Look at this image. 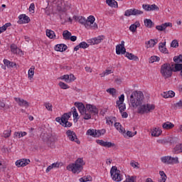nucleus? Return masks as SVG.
<instances>
[{"instance_id": "1", "label": "nucleus", "mask_w": 182, "mask_h": 182, "mask_svg": "<svg viewBox=\"0 0 182 182\" xmlns=\"http://www.w3.org/2000/svg\"><path fill=\"white\" fill-rule=\"evenodd\" d=\"M181 65L179 63H164L161 66V74L164 79H168L173 75V72H180Z\"/></svg>"}, {"instance_id": "2", "label": "nucleus", "mask_w": 182, "mask_h": 182, "mask_svg": "<svg viewBox=\"0 0 182 182\" xmlns=\"http://www.w3.org/2000/svg\"><path fill=\"white\" fill-rule=\"evenodd\" d=\"M144 102V95L141 91H134L129 97V102L133 109H137Z\"/></svg>"}, {"instance_id": "3", "label": "nucleus", "mask_w": 182, "mask_h": 182, "mask_svg": "<svg viewBox=\"0 0 182 182\" xmlns=\"http://www.w3.org/2000/svg\"><path fill=\"white\" fill-rule=\"evenodd\" d=\"M85 163L83 161V158H78L75 163L69 164L67 166L66 168L69 171H72L74 174H79L82 170H83V166H85Z\"/></svg>"}, {"instance_id": "4", "label": "nucleus", "mask_w": 182, "mask_h": 182, "mask_svg": "<svg viewBox=\"0 0 182 182\" xmlns=\"http://www.w3.org/2000/svg\"><path fill=\"white\" fill-rule=\"evenodd\" d=\"M136 109V113H138V114H148V113H151V112L156 109V106L153 104H143L142 102Z\"/></svg>"}, {"instance_id": "5", "label": "nucleus", "mask_w": 182, "mask_h": 182, "mask_svg": "<svg viewBox=\"0 0 182 182\" xmlns=\"http://www.w3.org/2000/svg\"><path fill=\"white\" fill-rule=\"evenodd\" d=\"M99 111L96 108V106L92 105H86V110L84 111L83 114H81L83 116V119L85 120H90L92 119V114H97Z\"/></svg>"}, {"instance_id": "6", "label": "nucleus", "mask_w": 182, "mask_h": 182, "mask_svg": "<svg viewBox=\"0 0 182 182\" xmlns=\"http://www.w3.org/2000/svg\"><path fill=\"white\" fill-rule=\"evenodd\" d=\"M161 161L164 164H168L169 166H174V164H178L180 163L178 157H173L171 156H165L161 157Z\"/></svg>"}, {"instance_id": "7", "label": "nucleus", "mask_w": 182, "mask_h": 182, "mask_svg": "<svg viewBox=\"0 0 182 182\" xmlns=\"http://www.w3.org/2000/svg\"><path fill=\"white\" fill-rule=\"evenodd\" d=\"M96 18L93 16H90L85 21V28L86 29H92L96 31L97 29V23H95Z\"/></svg>"}, {"instance_id": "8", "label": "nucleus", "mask_w": 182, "mask_h": 182, "mask_svg": "<svg viewBox=\"0 0 182 182\" xmlns=\"http://www.w3.org/2000/svg\"><path fill=\"white\" fill-rule=\"evenodd\" d=\"M110 174L112 180L114 181H122V178L120 176V171L117 169L116 166H112L111 170H110Z\"/></svg>"}, {"instance_id": "9", "label": "nucleus", "mask_w": 182, "mask_h": 182, "mask_svg": "<svg viewBox=\"0 0 182 182\" xmlns=\"http://www.w3.org/2000/svg\"><path fill=\"white\" fill-rule=\"evenodd\" d=\"M66 135L70 141H75L77 144H80V141L77 139V136H76L75 132L69 129L66 132Z\"/></svg>"}, {"instance_id": "10", "label": "nucleus", "mask_w": 182, "mask_h": 182, "mask_svg": "<svg viewBox=\"0 0 182 182\" xmlns=\"http://www.w3.org/2000/svg\"><path fill=\"white\" fill-rule=\"evenodd\" d=\"M104 40H105V36L101 35L94 38H91L88 40V43H90V45H99V43H102V41Z\"/></svg>"}, {"instance_id": "11", "label": "nucleus", "mask_w": 182, "mask_h": 182, "mask_svg": "<svg viewBox=\"0 0 182 182\" xmlns=\"http://www.w3.org/2000/svg\"><path fill=\"white\" fill-rule=\"evenodd\" d=\"M143 14V11L140 10H137L136 9H130L125 11L124 16H132V15H141Z\"/></svg>"}, {"instance_id": "12", "label": "nucleus", "mask_w": 182, "mask_h": 182, "mask_svg": "<svg viewBox=\"0 0 182 182\" xmlns=\"http://www.w3.org/2000/svg\"><path fill=\"white\" fill-rule=\"evenodd\" d=\"M116 53L117 55H124L126 53V48H124V41H121V44H118L116 46Z\"/></svg>"}, {"instance_id": "13", "label": "nucleus", "mask_w": 182, "mask_h": 182, "mask_svg": "<svg viewBox=\"0 0 182 182\" xmlns=\"http://www.w3.org/2000/svg\"><path fill=\"white\" fill-rule=\"evenodd\" d=\"M14 100L21 107H26V109H28V107H29V102L23 99H21L20 97H14Z\"/></svg>"}, {"instance_id": "14", "label": "nucleus", "mask_w": 182, "mask_h": 182, "mask_svg": "<svg viewBox=\"0 0 182 182\" xmlns=\"http://www.w3.org/2000/svg\"><path fill=\"white\" fill-rule=\"evenodd\" d=\"M10 48L11 52H12V53H14V55H19L20 56H22V55H23V51L18 48L16 45L11 44Z\"/></svg>"}, {"instance_id": "15", "label": "nucleus", "mask_w": 182, "mask_h": 182, "mask_svg": "<svg viewBox=\"0 0 182 182\" xmlns=\"http://www.w3.org/2000/svg\"><path fill=\"white\" fill-rule=\"evenodd\" d=\"M31 22V18L26 14H21L18 16V23H29Z\"/></svg>"}, {"instance_id": "16", "label": "nucleus", "mask_w": 182, "mask_h": 182, "mask_svg": "<svg viewBox=\"0 0 182 182\" xmlns=\"http://www.w3.org/2000/svg\"><path fill=\"white\" fill-rule=\"evenodd\" d=\"M31 163V160L26 159H20L16 161V166L18 167H25L28 166Z\"/></svg>"}, {"instance_id": "17", "label": "nucleus", "mask_w": 182, "mask_h": 182, "mask_svg": "<svg viewBox=\"0 0 182 182\" xmlns=\"http://www.w3.org/2000/svg\"><path fill=\"white\" fill-rule=\"evenodd\" d=\"M142 8L143 9H144L145 11H159V6H157V5L156 4H143L142 5Z\"/></svg>"}, {"instance_id": "18", "label": "nucleus", "mask_w": 182, "mask_h": 182, "mask_svg": "<svg viewBox=\"0 0 182 182\" xmlns=\"http://www.w3.org/2000/svg\"><path fill=\"white\" fill-rule=\"evenodd\" d=\"M173 28V23L168 22V23H162L161 26H156V29H157V31H166V29L167 28Z\"/></svg>"}, {"instance_id": "19", "label": "nucleus", "mask_w": 182, "mask_h": 182, "mask_svg": "<svg viewBox=\"0 0 182 182\" xmlns=\"http://www.w3.org/2000/svg\"><path fill=\"white\" fill-rule=\"evenodd\" d=\"M157 43H159L158 39H150L149 41L145 43V45H146V48L149 49V48H154Z\"/></svg>"}, {"instance_id": "20", "label": "nucleus", "mask_w": 182, "mask_h": 182, "mask_svg": "<svg viewBox=\"0 0 182 182\" xmlns=\"http://www.w3.org/2000/svg\"><path fill=\"white\" fill-rule=\"evenodd\" d=\"M151 133L153 137H159L161 134L162 131L159 127H155L151 130Z\"/></svg>"}, {"instance_id": "21", "label": "nucleus", "mask_w": 182, "mask_h": 182, "mask_svg": "<svg viewBox=\"0 0 182 182\" xmlns=\"http://www.w3.org/2000/svg\"><path fill=\"white\" fill-rule=\"evenodd\" d=\"M73 18L76 22H79V23L85 26L87 21L86 18L80 16H74Z\"/></svg>"}, {"instance_id": "22", "label": "nucleus", "mask_w": 182, "mask_h": 182, "mask_svg": "<svg viewBox=\"0 0 182 182\" xmlns=\"http://www.w3.org/2000/svg\"><path fill=\"white\" fill-rule=\"evenodd\" d=\"M68 50V46L65 44H58L55 47V50L57 52H65V50Z\"/></svg>"}, {"instance_id": "23", "label": "nucleus", "mask_w": 182, "mask_h": 182, "mask_svg": "<svg viewBox=\"0 0 182 182\" xmlns=\"http://www.w3.org/2000/svg\"><path fill=\"white\" fill-rule=\"evenodd\" d=\"M75 105L76 107H77L80 114H82L83 113H85V111L86 110V107H85V105H83V103L75 102Z\"/></svg>"}, {"instance_id": "24", "label": "nucleus", "mask_w": 182, "mask_h": 182, "mask_svg": "<svg viewBox=\"0 0 182 182\" xmlns=\"http://www.w3.org/2000/svg\"><path fill=\"white\" fill-rule=\"evenodd\" d=\"M162 97H164V99H168L170 97H174L176 96V93L173 91H168L164 92L161 94Z\"/></svg>"}, {"instance_id": "25", "label": "nucleus", "mask_w": 182, "mask_h": 182, "mask_svg": "<svg viewBox=\"0 0 182 182\" xmlns=\"http://www.w3.org/2000/svg\"><path fill=\"white\" fill-rule=\"evenodd\" d=\"M137 134V132H132L131 131H127L126 132V129H124V132H122V135L125 139H129V137H133Z\"/></svg>"}, {"instance_id": "26", "label": "nucleus", "mask_w": 182, "mask_h": 182, "mask_svg": "<svg viewBox=\"0 0 182 182\" xmlns=\"http://www.w3.org/2000/svg\"><path fill=\"white\" fill-rule=\"evenodd\" d=\"M173 154H180L182 153V144H178L173 149Z\"/></svg>"}, {"instance_id": "27", "label": "nucleus", "mask_w": 182, "mask_h": 182, "mask_svg": "<svg viewBox=\"0 0 182 182\" xmlns=\"http://www.w3.org/2000/svg\"><path fill=\"white\" fill-rule=\"evenodd\" d=\"M46 36L49 38V39H56V34L55 33V31L47 29L46 31Z\"/></svg>"}, {"instance_id": "28", "label": "nucleus", "mask_w": 182, "mask_h": 182, "mask_svg": "<svg viewBox=\"0 0 182 182\" xmlns=\"http://www.w3.org/2000/svg\"><path fill=\"white\" fill-rule=\"evenodd\" d=\"M59 166H60L59 163H53V164L48 166V168L46 170V172L49 173V171H50V170H53V168H59Z\"/></svg>"}, {"instance_id": "29", "label": "nucleus", "mask_w": 182, "mask_h": 182, "mask_svg": "<svg viewBox=\"0 0 182 182\" xmlns=\"http://www.w3.org/2000/svg\"><path fill=\"white\" fill-rule=\"evenodd\" d=\"M137 28H140V22L139 21H136L134 24H132L129 27V31H131V32H136Z\"/></svg>"}, {"instance_id": "30", "label": "nucleus", "mask_w": 182, "mask_h": 182, "mask_svg": "<svg viewBox=\"0 0 182 182\" xmlns=\"http://www.w3.org/2000/svg\"><path fill=\"white\" fill-rule=\"evenodd\" d=\"M114 127L115 129H117V130L121 133V134H123L124 132V127H123V126H122V124H120V123L119 122H115L114 123Z\"/></svg>"}, {"instance_id": "31", "label": "nucleus", "mask_w": 182, "mask_h": 182, "mask_svg": "<svg viewBox=\"0 0 182 182\" xmlns=\"http://www.w3.org/2000/svg\"><path fill=\"white\" fill-rule=\"evenodd\" d=\"M106 4L111 8H118L117 1L115 0H107Z\"/></svg>"}, {"instance_id": "32", "label": "nucleus", "mask_w": 182, "mask_h": 182, "mask_svg": "<svg viewBox=\"0 0 182 182\" xmlns=\"http://www.w3.org/2000/svg\"><path fill=\"white\" fill-rule=\"evenodd\" d=\"M106 134V129H95V138L100 137V136H104Z\"/></svg>"}, {"instance_id": "33", "label": "nucleus", "mask_w": 182, "mask_h": 182, "mask_svg": "<svg viewBox=\"0 0 182 182\" xmlns=\"http://www.w3.org/2000/svg\"><path fill=\"white\" fill-rule=\"evenodd\" d=\"M35 75V66H31V68L28 70V79H33V75Z\"/></svg>"}, {"instance_id": "34", "label": "nucleus", "mask_w": 182, "mask_h": 182, "mask_svg": "<svg viewBox=\"0 0 182 182\" xmlns=\"http://www.w3.org/2000/svg\"><path fill=\"white\" fill-rule=\"evenodd\" d=\"M125 56L128 58V59H129L130 60H135L136 62L139 60V57L133 55L131 53H126Z\"/></svg>"}, {"instance_id": "35", "label": "nucleus", "mask_w": 182, "mask_h": 182, "mask_svg": "<svg viewBox=\"0 0 182 182\" xmlns=\"http://www.w3.org/2000/svg\"><path fill=\"white\" fill-rule=\"evenodd\" d=\"M63 36L65 41H69L70 39V36H72V33L68 30H65L63 32Z\"/></svg>"}, {"instance_id": "36", "label": "nucleus", "mask_w": 182, "mask_h": 182, "mask_svg": "<svg viewBox=\"0 0 182 182\" xmlns=\"http://www.w3.org/2000/svg\"><path fill=\"white\" fill-rule=\"evenodd\" d=\"M159 175L161 176L159 178V182H166V180H167V176L166 175V173L163 171H159Z\"/></svg>"}, {"instance_id": "37", "label": "nucleus", "mask_w": 182, "mask_h": 182, "mask_svg": "<svg viewBox=\"0 0 182 182\" xmlns=\"http://www.w3.org/2000/svg\"><path fill=\"white\" fill-rule=\"evenodd\" d=\"M116 122V117H106V123L109 124V126H113V123Z\"/></svg>"}, {"instance_id": "38", "label": "nucleus", "mask_w": 182, "mask_h": 182, "mask_svg": "<svg viewBox=\"0 0 182 182\" xmlns=\"http://www.w3.org/2000/svg\"><path fill=\"white\" fill-rule=\"evenodd\" d=\"M159 49L162 53H167V48H166V42L160 43L159 45Z\"/></svg>"}, {"instance_id": "39", "label": "nucleus", "mask_w": 182, "mask_h": 182, "mask_svg": "<svg viewBox=\"0 0 182 182\" xmlns=\"http://www.w3.org/2000/svg\"><path fill=\"white\" fill-rule=\"evenodd\" d=\"M162 127L166 130H170V129H173V127H174V125L173 124V123L167 122L162 125Z\"/></svg>"}, {"instance_id": "40", "label": "nucleus", "mask_w": 182, "mask_h": 182, "mask_svg": "<svg viewBox=\"0 0 182 182\" xmlns=\"http://www.w3.org/2000/svg\"><path fill=\"white\" fill-rule=\"evenodd\" d=\"M72 116V112L65 113L61 117L63 119V123L68 122L69 119Z\"/></svg>"}, {"instance_id": "41", "label": "nucleus", "mask_w": 182, "mask_h": 182, "mask_svg": "<svg viewBox=\"0 0 182 182\" xmlns=\"http://www.w3.org/2000/svg\"><path fill=\"white\" fill-rule=\"evenodd\" d=\"M87 136H91V137L96 138V129H89L86 132Z\"/></svg>"}, {"instance_id": "42", "label": "nucleus", "mask_w": 182, "mask_h": 182, "mask_svg": "<svg viewBox=\"0 0 182 182\" xmlns=\"http://www.w3.org/2000/svg\"><path fill=\"white\" fill-rule=\"evenodd\" d=\"M72 112H73V115L74 117V122H75V120H76V122H77V120H79V114L77 113V110L76 109L75 107H73Z\"/></svg>"}, {"instance_id": "43", "label": "nucleus", "mask_w": 182, "mask_h": 182, "mask_svg": "<svg viewBox=\"0 0 182 182\" xmlns=\"http://www.w3.org/2000/svg\"><path fill=\"white\" fill-rule=\"evenodd\" d=\"M145 26L146 28H152L153 26V21L151 19L146 18L144 21Z\"/></svg>"}, {"instance_id": "44", "label": "nucleus", "mask_w": 182, "mask_h": 182, "mask_svg": "<svg viewBox=\"0 0 182 182\" xmlns=\"http://www.w3.org/2000/svg\"><path fill=\"white\" fill-rule=\"evenodd\" d=\"M4 65H6V66H9V68H14L15 66V65H16V64H15V63L11 62L6 59L4 60Z\"/></svg>"}, {"instance_id": "45", "label": "nucleus", "mask_w": 182, "mask_h": 182, "mask_svg": "<svg viewBox=\"0 0 182 182\" xmlns=\"http://www.w3.org/2000/svg\"><path fill=\"white\" fill-rule=\"evenodd\" d=\"M159 60H160V57L154 55L149 58V63H154V62H159Z\"/></svg>"}, {"instance_id": "46", "label": "nucleus", "mask_w": 182, "mask_h": 182, "mask_svg": "<svg viewBox=\"0 0 182 182\" xmlns=\"http://www.w3.org/2000/svg\"><path fill=\"white\" fill-rule=\"evenodd\" d=\"M112 73H113V71H112V70H106L102 73L100 74V76H101V77H105V76L112 75Z\"/></svg>"}, {"instance_id": "47", "label": "nucleus", "mask_w": 182, "mask_h": 182, "mask_svg": "<svg viewBox=\"0 0 182 182\" xmlns=\"http://www.w3.org/2000/svg\"><path fill=\"white\" fill-rule=\"evenodd\" d=\"M44 106H45L46 109H47V110H48V112H52V110L53 109V106H52V104H50V102H45Z\"/></svg>"}, {"instance_id": "48", "label": "nucleus", "mask_w": 182, "mask_h": 182, "mask_svg": "<svg viewBox=\"0 0 182 182\" xmlns=\"http://www.w3.org/2000/svg\"><path fill=\"white\" fill-rule=\"evenodd\" d=\"M124 103V95H121L119 97V100L117 101V105H123Z\"/></svg>"}, {"instance_id": "49", "label": "nucleus", "mask_w": 182, "mask_h": 182, "mask_svg": "<svg viewBox=\"0 0 182 182\" xmlns=\"http://www.w3.org/2000/svg\"><path fill=\"white\" fill-rule=\"evenodd\" d=\"M173 61L176 62V63H181V62H182V54L179 55L178 56H175L173 58Z\"/></svg>"}, {"instance_id": "50", "label": "nucleus", "mask_w": 182, "mask_h": 182, "mask_svg": "<svg viewBox=\"0 0 182 182\" xmlns=\"http://www.w3.org/2000/svg\"><path fill=\"white\" fill-rule=\"evenodd\" d=\"M117 106L119 107V110L120 113H122V112H124V110H126V105H124V104H117Z\"/></svg>"}, {"instance_id": "51", "label": "nucleus", "mask_w": 182, "mask_h": 182, "mask_svg": "<svg viewBox=\"0 0 182 182\" xmlns=\"http://www.w3.org/2000/svg\"><path fill=\"white\" fill-rule=\"evenodd\" d=\"M58 85L61 89H63V90L69 89L70 87L69 85H68L66 83L63 82H60Z\"/></svg>"}, {"instance_id": "52", "label": "nucleus", "mask_w": 182, "mask_h": 182, "mask_svg": "<svg viewBox=\"0 0 182 182\" xmlns=\"http://www.w3.org/2000/svg\"><path fill=\"white\" fill-rule=\"evenodd\" d=\"M107 92L113 97L116 96V89L114 88H109L107 90Z\"/></svg>"}, {"instance_id": "53", "label": "nucleus", "mask_w": 182, "mask_h": 182, "mask_svg": "<svg viewBox=\"0 0 182 182\" xmlns=\"http://www.w3.org/2000/svg\"><path fill=\"white\" fill-rule=\"evenodd\" d=\"M130 166L133 167V168H139V162H136L134 161H132L130 162Z\"/></svg>"}, {"instance_id": "54", "label": "nucleus", "mask_w": 182, "mask_h": 182, "mask_svg": "<svg viewBox=\"0 0 182 182\" xmlns=\"http://www.w3.org/2000/svg\"><path fill=\"white\" fill-rule=\"evenodd\" d=\"M5 168H6V164L4 161H0V171H5Z\"/></svg>"}, {"instance_id": "55", "label": "nucleus", "mask_w": 182, "mask_h": 182, "mask_svg": "<svg viewBox=\"0 0 182 182\" xmlns=\"http://www.w3.org/2000/svg\"><path fill=\"white\" fill-rule=\"evenodd\" d=\"M11 136V131L10 130H6L3 133V137H5V139H8V137Z\"/></svg>"}, {"instance_id": "56", "label": "nucleus", "mask_w": 182, "mask_h": 182, "mask_svg": "<svg viewBox=\"0 0 182 182\" xmlns=\"http://www.w3.org/2000/svg\"><path fill=\"white\" fill-rule=\"evenodd\" d=\"M79 45L82 49H87V48L89 46V44L85 41L81 42Z\"/></svg>"}, {"instance_id": "57", "label": "nucleus", "mask_w": 182, "mask_h": 182, "mask_svg": "<svg viewBox=\"0 0 182 182\" xmlns=\"http://www.w3.org/2000/svg\"><path fill=\"white\" fill-rule=\"evenodd\" d=\"M104 147H114V144L109 141H105L104 144Z\"/></svg>"}, {"instance_id": "58", "label": "nucleus", "mask_w": 182, "mask_h": 182, "mask_svg": "<svg viewBox=\"0 0 182 182\" xmlns=\"http://www.w3.org/2000/svg\"><path fill=\"white\" fill-rule=\"evenodd\" d=\"M171 46V48H178V41L177 40L172 41Z\"/></svg>"}, {"instance_id": "59", "label": "nucleus", "mask_w": 182, "mask_h": 182, "mask_svg": "<svg viewBox=\"0 0 182 182\" xmlns=\"http://www.w3.org/2000/svg\"><path fill=\"white\" fill-rule=\"evenodd\" d=\"M61 80H65L67 83H69V75H64L60 77Z\"/></svg>"}, {"instance_id": "60", "label": "nucleus", "mask_w": 182, "mask_h": 182, "mask_svg": "<svg viewBox=\"0 0 182 182\" xmlns=\"http://www.w3.org/2000/svg\"><path fill=\"white\" fill-rule=\"evenodd\" d=\"M63 126H64V127H72V123L69 122V121H66L65 122H63Z\"/></svg>"}, {"instance_id": "61", "label": "nucleus", "mask_w": 182, "mask_h": 182, "mask_svg": "<svg viewBox=\"0 0 182 182\" xmlns=\"http://www.w3.org/2000/svg\"><path fill=\"white\" fill-rule=\"evenodd\" d=\"M96 142L97 143V144H100V146H102V147L105 146V141H103V140H102V139H97V140L96 141Z\"/></svg>"}, {"instance_id": "62", "label": "nucleus", "mask_w": 182, "mask_h": 182, "mask_svg": "<svg viewBox=\"0 0 182 182\" xmlns=\"http://www.w3.org/2000/svg\"><path fill=\"white\" fill-rule=\"evenodd\" d=\"M55 122H57L58 123L60 124H63V119L61 117V118L60 117H58L55 118Z\"/></svg>"}, {"instance_id": "63", "label": "nucleus", "mask_w": 182, "mask_h": 182, "mask_svg": "<svg viewBox=\"0 0 182 182\" xmlns=\"http://www.w3.org/2000/svg\"><path fill=\"white\" fill-rule=\"evenodd\" d=\"M68 77H69V83H70V82H73V80L76 79L73 74L68 75Z\"/></svg>"}, {"instance_id": "64", "label": "nucleus", "mask_w": 182, "mask_h": 182, "mask_svg": "<svg viewBox=\"0 0 182 182\" xmlns=\"http://www.w3.org/2000/svg\"><path fill=\"white\" fill-rule=\"evenodd\" d=\"M80 182H87L89 181V178L87 177H82L80 178Z\"/></svg>"}]
</instances>
